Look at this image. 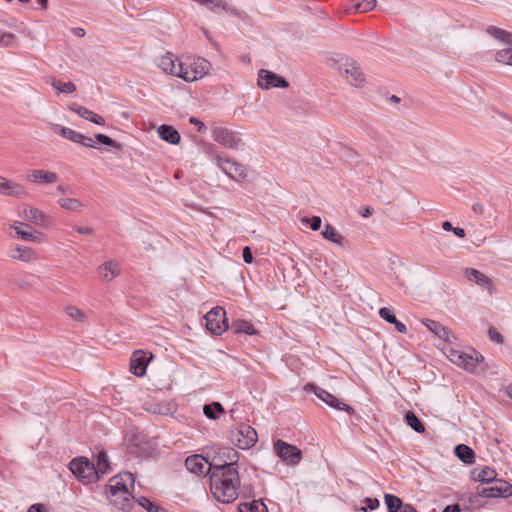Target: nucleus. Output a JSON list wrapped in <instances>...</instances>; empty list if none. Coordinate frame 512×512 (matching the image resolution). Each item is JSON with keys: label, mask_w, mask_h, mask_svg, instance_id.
<instances>
[{"label": "nucleus", "mask_w": 512, "mask_h": 512, "mask_svg": "<svg viewBox=\"0 0 512 512\" xmlns=\"http://www.w3.org/2000/svg\"><path fill=\"white\" fill-rule=\"evenodd\" d=\"M232 329L236 333H245L247 335H254L256 334V330L254 326L245 320H236L232 323Z\"/></svg>", "instance_id": "42"}, {"label": "nucleus", "mask_w": 512, "mask_h": 512, "mask_svg": "<svg viewBox=\"0 0 512 512\" xmlns=\"http://www.w3.org/2000/svg\"><path fill=\"white\" fill-rule=\"evenodd\" d=\"M16 43V37L12 33L0 31V45L3 47H13Z\"/></svg>", "instance_id": "45"}, {"label": "nucleus", "mask_w": 512, "mask_h": 512, "mask_svg": "<svg viewBox=\"0 0 512 512\" xmlns=\"http://www.w3.org/2000/svg\"><path fill=\"white\" fill-rule=\"evenodd\" d=\"M242 256L245 263L250 264L253 262V254L250 247L245 246L243 248Z\"/></svg>", "instance_id": "52"}, {"label": "nucleus", "mask_w": 512, "mask_h": 512, "mask_svg": "<svg viewBox=\"0 0 512 512\" xmlns=\"http://www.w3.org/2000/svg\"><path fill=\"white\" fill-rule=\"evenodd\" d=\"M66 313L73 319L77 321H83L84 320V314L83 312L78 309L75 306H67L66 307Z\"/></svg>", "instance_id": "49"}, {"label": "nucleus", "mask_w": 512, "mask_h": 512, "mask_svg": "<svg viewBox=\"0 0 512 512\" xmlns=\"http://www.w3.org/2000/svg\"><path fill=\"white\" fill-rule=\"evenodd\" d=\"M380 317L385 320L386 322L393 324L395 326V329L399 333H406L407 328L406 325L400 321L397 320L396 316L393 313V310L387 307H383L379 310Z\"/></svg>", "instance_id": "29"}, {"label": "nucleus", "mask_w": 512, "mask_h": 512, "mask_svg": "<svg viewBox=\"0 0 512 512\" xmlns=\"http://www.w3.org/2000/svg\"><path fill=\"white\" fill-rule=\"evenodd\" d=\"M204 6L213 13L225 11L232 16L241 17V11L233 6L230 0H208Z\"/></svg>", "instance_id": "21"}, {"label": "nucleus", "mask_w": 512, "mask_h": 512, "mask_svg": "<svg viewBox=\"0 0 512 512\" xmlns=\"http://www.w3.org/2000/svg\"><path fill=\"white\" fill-rule=\"evenodd\" d=\"M70 471L84 483H94L98 480L94 463L86 457L74 458L69 463Z\"/></svg>", "instance_id": "5"}, {"label": "nucleus", "mask_w": 512, "mask_h": 512, "mask_svg": "<svg viewBox=\"0 0 512 512\" xmlns=\"http://www.w3.org/2000/svg\"><path fill=\"white\" fill-rule=\"evenodd\" d=\"M239 512H268L267 506L261 500H253L238 505Z\"/></svg>", "instance_id": "36"}, {"label": "nucleus", "mask_w": 512, "mask_h": 512, "mask_svg": "<svg viewBox=\"0 0 512 512\" xmlns=\"http://www.w3.org/2000/svg\"><path fill=\"white\" fill-rule=\"evenodd\" d=\"M191 70L184 67V73L181 75V78L186 82H193L199 78H202L206 74H208L211 64L209 61L202 57H197L190 64Z\"/></svg>", "instance_id": "12"}, {"label": "nucleus", "mask_w": 512, "mask_h": 512, "mask_svg": "<svg viewBox=\"0 0 512 512\" xmlns=\"http://www.w3.org/2000/svg\"><path fill=\"white\" fill-rule=\"evenodd\" d=\"M486 33L508 46L496 52L495 60L501 64L512 66V33L492 25L486 28Z\"/></svg>", "instance_id": "3"}, {"label": "nucleus", "mask_w": 512, "mask_h": 512, "mask_svg": "<svg viewBox=\"0 0 512 512\" xmlns=\"http://www.w3.org/2000/svg\"><path fill=\"white\" fill-rule=\"evenodd\" d=\"M210 465H214V463H209L203 456L197 454L188 456L185 460L187 470L196 475H209Z\"/></svg>", "instance_id": "18"}, {"label": "nucleus", "mask_w": 512, "mask_h": 512, "mask_svg": "<svg viewBox=\"0 0 512 512\" xmlns=\"http://www.w3.org/2000/svg\"><path fill=\"white\" fill-rule=\"evenodd\" d=\"M229 439L231 443L239 449L245 450L250 449L256 444L258 435L256 430L250 425L241 423L238 426L231 428L229 431Z\"/></svg>", "instance_id": "4"}, {"label": "nucleus", "mask_w": 512, "mask_h": 512, "mask_svg": "<svg viewBox=\"0 0 512 512\" xmlns=\"http://www.w3.org/2000/svg\"><path fill=\"white\" fill-rule=\"evenodd\" d=\"M364 502L366 505L361 508V511L363 512L373 511L380 505L379 500L376 498H366Z\"/></svg>", "instance_id": "50"}, {"label": "nucleus", "mask_w": 512, "mask_h": 512, "mask_svg": "<svg viewBox=\"0 0 512 512\" xmlns=\"http://www.w3.org/2000/svg\"><path fill=\"white\" fill-rule=\"evenodd\" d=\"M74 35L77 37H84L85 36V30L83 28L77 27L73 29Z\"/></svg>", "instance_id": "62"}, {"label": "nucleus", "mask_w": 512, "mask_h": 512, "mask_svg": "<svg viewBox=\"0 0 512 512\" xmlns=\"http://www.w3.org/2000/svg\"><path fill=\"white\" fill-rule=\"evenodd\" d=\"M53 127L55 128V132L61 135L63 138H66L70 141H73L75 143H78L79 140H81V133L67 127H62L57 124H54Z\"/></svg>", "instance_id": "40"}, {"label": "nucleus", "mask_w": 512, "mask_h": 512, "mask_svg": "<svg viewBox=\"0 0 512 512\" xmlns=\"http://www.w3.org/2000/svg\"><path fill=\"white\" fill-rule=\"evenodd\" d=\"M99 278L102 281L110 282L120 274V269L115 261H107L98 268Z\"/></svg>", "instance_id": "26"}, {"label": "nucleus", "mask_w": 512, "mask_h": 512, "mask_svg": "<svg viewBox=\"0 0 512 512\" xmlns=\"http://www.w3.org/2000/svg\"><path fill=\"white\" fill-rule=\"evenodd\" d=\"M505 393H506V395H507L510 399H512V384H510V385H508V386L506 387V389H505Z\"/></svg>", "instance_id": "64"}, {"label": "nucleus", "mask_w": 512, "mask_h": 512, "mask_svg": "<svg viewBox=\"0 0 512 512\" xmlns=\"http://www.w3.org/2000/svg\"><path fill=\"white\" fill-rule=\"evenodd\" d=\"M159 67L167 74L177 76L181 78L184 73V65L181 62H177L173 55L168 53L162 56L159 60Z\"/></svg>", "instance_id": "19"}, {"label": "nucleus", "mask_w": 512, "mask_h": 512, "mask_svg": "<svg viewBox=\"0 0 512 512\" xmlns=\"http://www.w3.org/2000/svg\"><path fill=\"white\" fill-rule=\"evenodd\" d=\"M206 328L215 335H220L228 329L226 312L222 307L212 308L205 315Z\"/></svg>", "instance_id": "8"}, {"label": "nucleus", "mask_w": 512, "mask_h": 512, "mask_svg": "<svg viewBox=\"0 0 512 512\" xmlns=\"http://www.w3.org/2000/svg\"><path fill=\"white\" fill-rule=\"evenodd\" d=\"M305 389L308 390V391H313L314 394L319 399H321L328 406H330V407H332V408H334L336 410H343V411H346L349 414H353L354 413L353 407H351L350 405L342 402L340 399L335 397L333 394L329 393L328 391H326V390H324V389H322L320 387H317V386H315L313 384H307Z\"/></svg>", "instance_id": "11"}, {"label": "nucleus", "mask_w": 512, "mask_h": 512, "mask_svg": "<svg viewBox=\"0 0 512 512\" xmlns=\"http://www.w3.org/2000/svg\"><path fill=\"white\" fill-rule=\"evenodd\" d=\"M190 123L194 124L195 126H198V131L201 132L203 128H205V125L198 119L192 117L190 119Z\"/></svg>", "instance_id": "60"}, {"label": "nucleus", "mask_w": 512, "mask_h": 512, "mask_svg": "<svg viewBox=\"0 0 512 512\" xmlns=\"http://www.w3.org/2000/svg\"><path fill=\"white\" fill-rule=\"evenodd\" d=\"M27 179L35 184H53L57 182L58 175L48 170L34 169L28 172Z\"/></svg>", "instance_id": "22"}, {"label": "nucleus", "mask_w": 512, "mask_h": 512, "mask_svg": "<svg viewBox=\"0 0 512 512\" xmlns=\"http://www.w3.org/2000/svg\"><path fill=\"white\" fill-rule=\"evenodd\" d=\"M472 474L474 479L480 481L482 484H489L491 481L496 479L497 476L495 470L488 466L482 467L478 472L477 469H475Z\"/></svg>", "instance_id": "33"}, {"label": "nucleus", "mask_w": 512, "mask_h": 512, "mask_svg": "<svg viewBox=\"0 0 512 512\" xmlns=\"http://www.w3.org/2000/svg\"><path fill=\"white\" fill-rule=\"evenodd\" d=\"M488 337L491 341L501 344L504 341V338L501 333H499L495 328L491 327L488 330Z\"/></svg>", "instance_id": "51"}, {"label": "nucleus", "mask_w": 512, "mask_h": 512, "mask_svg": "<svg viewBox=\"0 0 512 512\" xmlns=\"http://www.w3.org/2000/svg\"><path fill=\"white\" fill-rule=\"evenodd\" d=\"M321 234L324 239L331 241L334 244H337V245L343 244V241H344L343 236L331 224H326L324 227V230L321 232Z\"/></svg>", "instance_id": "35"}, {"label": "nucleus", "mask_w": 512, "mask_h": 512, "mask_svg": "<svg viewBox=\"0 0 512 512\" xmlns=\"http://www.w3.org/2000/svg\"><path fill=\"white\" fill-rule=\"evenodd\" d=\"M273 449L275 454L287 465H297L302 459V451L299 448L281 439L274 442Z\"/></svg>", "instance_id": "7"}, {"label": "nucleus", "mask_w": 512, "mask_h": 512, "mask_svg": "<svg viewBox=\"0 0 512 512\" xmlns=\"http://www.w3.org/2000/svg\"><path fill=\"white\" fill-rule=\"evenodd\" d=\"M23 216L27 221L36 225L47 227L49 224L48 217L41 210L29 205H24Z\"/></svg>", "instance_id": "23"}, {"label": "nucleus", "mask_w": 512, "mask_h": 512, "mask_svg": "<svg viewBox=\"0 0 512 512\" xmlns=\"http://www.w3.org/2000/svg\"><path fill=\"white\" fill-rule=\"evenodd\" d=\"M453 233L458 238H464L466 236L465 230L460 227L453 228Z\"/></svg>", "instance_id": "58"}, {"label": "nucleus", "mask_w": 512, "mask_h": 512, "mask_svg": "<svg viewBox=\"0 0 512 512\" xmlns=\"http://www.w3.org/2000/svg\"><path fill=\"white\" fill-rule=\"evenodd\" d=\"M152 354L141 350L135 351L130 359V371L137 377H142L146 373L147 365Z\"/></svg>", "instance_id": "16"}, {"label": "nucleus", "mask_w": 512, "mask_h": 512, "mask_svg": "<svg viewBox=\"0 0 512 512\" xmlns=\"http://www.w3.org/2000/svg\"><path fill=\"white\" fill-rule=\"evenodd\" d=\"M220 457L223 459V463H214V465H210L209 468H237L239 453L235 449H224Z\"/></svg>", "instance_id": "24"}, {"label": "nucleus", "mask_w": 512, "mask_h": 512, "mask_svg": "<svg viewBox=\"0 0 512 512\" xmlns=\"http://www.w3.org/2000/svg\"><path fill=\"white\" fill-rule=\"evenodd\" d=\"M350 5L347 6L348 11L354 12H369L376 6V0H350Z\"/></svg>", "instance_id": "30"}, {"label": "nucleus", "mask_w": 512, "mask_h": 512, "mask_svg": "<svg viewBox=\"0 0 512 512\" xmlns=\"http://www.w3.org/2000/svg\"><path fill=\"white\" fill-rule=\"evenodd\" d=\"M210 491L224 504L234 502L239 496L240 476L237 468H209Z\"/></svg>", "instance_id": "1"}, {"label": "nucleus", "mask_w": 512, "mask_h": 512, "mask_svg": "<svg viewBox=\"0 0 512 512\" xmlns=\"http://www.w3.org/2000/svg\"><path fill=\"white\" fill-rule=\"evenodd\" d=\"M340 72L345 74L349 83L355 87H361L365 82V76L360 66L352 59L346 60L340 66Z\"/></svg>", "instance_id": "14"}, {"label": "nucleus", "mask_w": 512, "mask_h": 512, "mask_svg": "<svg viewBox=\"0 0 512 512\" xmlns=\"http://www.w3.org/2000/svg\"><path fill=\"white\" fill-rule=\"evenodd\" d=\"M422 322L428 330H430L432 333H434L436 336H438L440 339H443L446 342H449L450 338L453 337L451 331L437 321L425 319Z\"/></svg>", "instance_id": "27"}, {"label": "nucleus", "mask_w": 512, "mask_h": 512, "mask_svg": "<svg viewBox=\"0 0 512 512\" xmlns=\"http://www.w3.org/2000/svg\"><path fill=\"white\" fill-rule=\"evenodd\" d=\"M361 216L367 218L372 215L373 209L371 207H364L360 210Z\"/></svg>", "instance_id": "57"}, {"label": "nucleus", "mask_w": 512, "mask_h": 512, "mask_svg": "<svg viewBox=\"0 0 512 512\" xmlns=\"http://www.w3.org/2000/svg\"><path fill=\"white\" fill-rule=\"evenodd\" d=\"M448 358L452 363L469 373L478 374L485 370L483 366L484 356L474 349L469 352L451 349Z\"/></svg>", "instance_id": "2"}, {"label": "nucleus", "mask_w": 512, "mask_h": 512, "mask_svg": "<svg viewBox=\"0 0 512 512\" xmlns=\"http://www.w3.org/2000/svg\"><path fill=\"white\" fill-rule=\"evenodd\" d=\"M215 161L217 167L230 179L240 181L247 178V170L241 163L219 155L215 157Z\"/></svg>", "instance_id": "9"}, {"label": "nucleus", "mask_w": 512, "mask_h": 512, "mask_svg": "<svg viewBox=\"0 0 512 512\" xmlns=\"http://www.w3.org/2000/svg\"><path fill=\"white\" fill-rule=\"evenodd\" d=\"M28 512H47L43 504H33L28 509Z\"/></svg>", "instance_id": "55"}, {"label": "nucleus", "mask_w": 512, "mask_h": 512, "mask_svg": "<svg viewBox=\"0 0 512 512\" xmlns=\"http://www.w3.org/2000/svg\"><path fill=\"white\" fill-rule=\"evenodd\" d=\"M73 229L80 234L90 235L93 233V229L90 227H82V226H73Z\"/></svg>", "instance_id": "54"}, {"label": "nucleus", "mask_w": 512, "mask_h": 512, "mask_svg": "<svg viewBox=\"0 0 512 512\" xmlns=\"http://www.w3.org/2000/svg\"><path fill=\"white\" fill-rule=\"evenodd\" d=\"M157 132L163 141L173 145H176L180 142V134L173 126L163 124L158 127Z\"/></svg>", "instance_id": "28"}, {"label": "nucleus", "mask_w": 512, "mask_h": 512, "mask_svg": "<svg viewBox=\"0 0 512 512\" xmlns=\"http://www.w3.org/2000/svg\"><path fill=\"white\" fill-rule=\"evenodd\" d=\"M301 222H302V224H310V228L313 231H318L321 228V224H322V220L319 216H313L311 218L302 217Z\"/></svg>", "instance_id": "46"}, {"label": "nucleus", "mask_w": 512, "mask_h": 512, "mask_svg": "<svg viewBox=\"0 0 512 512\" xmlns=\"http://www.w3.org/2000/svg\"><path fill=\"white\" fill-rule=\"evenodd\" d=\"M405 421L407 425L417 433L425 432L423 422L412 411H407L405 414Z\"/></svg>", "instance_id": "38"}, {"label": "nucleus", "mask_w": 512, "mask_h": 512, "mask_svg": "<svg viewBox=\"0 0 512 512\" xmlns=\"http://www.w3.org/2000/svg\"><path fill=\"white\" fill-rule=\"evenodd\" d=\"M22 227L29 228V225L23 222H15L11 225V229L15 230L16 235L25 241L38 242L39 238L31 230H23Z\"/></svg>", "instance_id": "32"}, {"label": "nucleus", "mask_w": 512, "mask_h": 512, "mask_svg": "<svg viewBox=\"0 0 512 512\" xmlns=\"http://www.w3.org/2000/svg\"><path fill=\"white\" fill-rule=\"evenodd\" d=\"M138 503L139 505H141L143 508H145L148 512H158L159 511V507L152 503L149 499H147L146 497H140L138 499Z\"/></svg>", "instance_id": "48"}, {"label": "nucleus", "mask_w": 512, "mask_h": 512, "mask_svg": "<svg viewBox=\"0 0 512 512\" xmlns=\"http://www.w3.org/2000/svg\"><path fill=\"white\" fill-rule=\"evenodd\" d=\"M69 109L76 114H78L80 117L89 120L97 125H104L105 120L103 117L99 116L98 114L94 113L93 111L87 109L86 107H83L77 103H73L69 106Z\"/></svg>", "instance_id": "25"}, {"label": "nucleus", "mask_w": 512, "mask_h": 512, "mask_svg": "<svg viewBox=\"0 0 512 512\" xmlns=\"http://www.w3.org/2000/svg\"><path fill=\"white\" fill-rule=\"evenodd\" d=\"M258 86L261 89L268 90L274 87L287 88L289 83L286 79L274 72L266 69H260L258 72Z\"/></svg>", "instance_id": "13"}, {"label": "nucleus", "mask_w": 512, "mask_h": 512, "mask_svg": "<svg viewBox=\"0 0 512 512\" xmlns=\"http://www.w3.org/2000/svg\"><path fill=\"white\" fill-rule=\"evenodd\" d=\"M0 194L14 198H23L27 195V192L21 184L0 176Z\"/></svg>", "instance_id": "17"}, {"label": "nucleus", "mask_w": 512, "mask_h": 512, "mask_svg": "<svg viewBox=\"0 0 512 512\" xmlns=\"http://www.w3.org/2000/svg\"><path fill=\"white\" fill-rule=\"evenodd\" d=\"M399 512H417V510L410 504L402 503V508H400Z\"/></svg>", "instance_id": "59"}, {"label": "nucleus", "mask_w": 512, "mask_h": 512, "mask_svg": "<svg viewBox=\"0 0 512 512\" xmlns=\"http://www.w3.org/2000/svg\"><path fill=\"white\" fill-rule=\"evenodd\" d=\"M224 407L220 402H212L210 404H206L203 407L204 415L211 420H216L220 417V415L224 414Z\"/></svg>", "instance_id": "34"}, {"label": "nucleus", "mask_w": 512, "mask_h": 512, "mask_svg": "<svg viewBox=\"0 0 512 512\" xmlns=\"http://www.w3.org/2000/svg\"><path fill=\"white\" fill-rule=\"evenodd\" d=\"M472 211L477 215H483L484 213V206L480 203H475L472 206Z\"/></svg>", "instance_id": "56"}, {"label": "nucleus", "mask_w": 512, "mask_h": 512, "mask_svg": "<svg viewBox=\"0 0 512 512\" xmlns=\"http://www.w3.org/2000/svg\"><path fill=\"white\" fill-rule=\"evenodd\" d=\"M443 512H461V510H460L458 504H454V505H449V506L445 507Z\"/></svg>", "instance_id": "61"}, {"label": "nucleus", "mask_w": 512, "mask_h": 512, "mask_svg": "<svg viewBox=\"0 0 512 512\" xmlns=\"http://www.w3.org/2000/svg\"><path fill=\"white\" fill-rule=\"evenodd\" d=\"M51 85L54 89L58 90L60 93L71 94L76 91V85L73 82H62L58 79H53Z\"/></svg>", "instance_id": "43"}, {"label": "nucleus", "mask_w": 512, "mask_h": 512, "mask_svg": "<svg viewBox=\"0 0 512 512\" xmlns=\"http://www.w3.org/2000/svg\"><path fill=\"white\" fill-rule=\"evenodd\" d=\"M128 484L133 487L134 486V476L130 472L119 473L117 476L113 477L110 480L108 485V489L111 495H116L118 492H123L124 494L129 493Z\"/></svg>", "instance_id": "15"}, {"label": "nucleus", "mask_w": 512, "mask_h": 512, "mask_svg": "<svg viewBox=\"0 0 512 512\" xmlns=\"http://www.w3.org/2000/svg\"><path fill=\"white\" fill-rule=\"evenodd\" d=\"M489 486H478L477 495L473 496L474 499L477 500V497L484 498H495V497H503L507 498L512 495V485L503 479H494L491 481ZM471 503H473L472 497L469 499Z\"/></svg>", "instance_id": "6"}, {"label": "nucleus", "mask_w": 512, "mask_h": 512, "mask_svg": "<svg viewBox=\"0 0 512 512\" xmlns=\"http://www.w3.org/2000/svg\"><path fill=\"white\" fill-rule=\"evenodd\" d=\"M95 139L101 143V144H104V145H107V146H110V147H113V148H119L120 147V144L118 142H116L114 139L110 138L109 136L105 135V134H96L95 135Z\"/></svg>", "instance_id": "47"}, {"label": "nucleus", "mask_w": 512, "mask_h": 512, "mask_svg": "<svg viewBox=\"0 0 512 512\" xmlns=\"http://www.w3.org/2000/svg\"><path fill=\"white\" fill-rule=\"evenodd\" d=\"M385 504L388 512H398L402 508V501L399 497L392 494H385Z\"/></svg>", "instance_id": "44"}, {"label": "nucleus", "mask_w": 512, "mask_h": 512, "mask_svg": "<svg viewBox=\"0 0 512 512\" xmlns=\"http://www.w3.org/2000/svg\"><path fill=\"white\" fill-rule=\"evenodd\" d=\"M8 255L12 259L26 263L37 259L36 252L32 248L19 244H12L9 248Z\"/></svg>", "instance_id": "20"}, {"label": "nucleus", "mask_w": 512, "mask_h": 512, "mask_svg": "<svg viewBox=\"0 0 512 512\" xmlns=\"http://www.w3.org/2000/svg\"><path fill=\"white\" fill-rule=\"evenodd\" d=\"M57 203L61 208L72 212L80 211L84 207L83 203L76 198H60Z\"/></svg>", "instance_id": "39"}, {"label": "nucleus", "mask_w": 512, "mask_h": 512, "mask_svg": "<svg viewBox=\"0 0 512 512\" xmlns=\"http://www.w3.org/2000/svg\"><path fill=\"white\" fill-rule=\"evenodd\" d=\"M81 140L78 141L79 144H82L85 147L95 148L94 140L91 137H87L81 134Z\"/></svg>", "instance_id": "53"}, {"label": "nucleus", "mask_w": 512, "mask_h": 512, "mask_svg": "<svg viewBox=\"0 0 512 512\" xmlns=\"http://www.w3.org/2000/svg\"><path fill=\"white\" fill-rule=\"evenodd\" d=\"M442 228H443V230H445V231H453V228H454V227L452 226V224H451L449 221H444V222L442 223Z\"/></svg>", "instance_id": "63"}, {"label": "nucleus", "mask_w": 512, "mask_h": 512, "mask_svg": "<svg viewBox=\"0 0 512 512\" xmlns=\"http://www.w3.org/2000/svg\"><path fill=\"white\" fill-rule=\"evenodd\" d=\"M465 275L470 281H474L482 288L490 286L491 282L482 272L474 268H466Z\"/></svg>", "instance_id": "31"}, {"label": "nucleus", "mask_w": 512, "mask_h": 512, "mask_svg": "<svg viewBox=\"0 0 512 512\" xmlns=\"http://www.w3.org/2000/svg\"><path fill=\"white\" fill-rule=\"evenodd\" d=\"M456 456L466 464H472L475 459L474 451L465 444H459L455 447Z\"/></svg>", "instance_id": "37"}, {"label": "nucleus", "mask_w": 512, "mask_h": 512, "mask_svg": "<svg viewBox=\"0 0 512 512\" xmlns=\"http://www.w3.org/2000/svg\"><path fill=\"white\" fill-rule=\"evenodd\" d=\"M109 468L108 455L106 452L101 451L97 455L95 470L97 471V478L99 479L101 476L106 474Z\"/></svg>", "instance_id": "41"}, {"label": "nucleus", "mask_w": 512, "mask_h": 512, "mask_svg": "<svg viewBox=\"0 0 512 512\" xmlns=\"http://www.w3.org/2000/svg\"><path fill=\"white\" fill-rule=\"evenodd\" d=\"M211 133L213 140L226 148L237 150L242 144L239 134L227 128L216 126Z\"/></svg>", "instance_id": "10"}]
</instances>
